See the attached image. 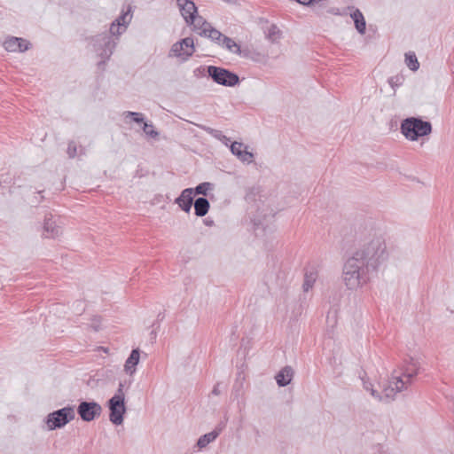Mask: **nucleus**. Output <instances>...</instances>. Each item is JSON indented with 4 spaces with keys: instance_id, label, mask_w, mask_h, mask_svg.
Segmentation results:
<instances>
[{
    "instance_id": "nucleus-1",
    "label": "nucleus",
    "mask_w": 454,
    "mask_h": 454,
    "mask_svg": "<svg viewBox=\"0 0 454 454\" xmlns=\"http://www.w3.org/2000/svg\"><path fill=\"white\" fill-rule=\"evenodd\" d=\"M387 259L388 253L383 237L370 235L343 265L342 278L347 288L355 290L366 285Z\"/></svg>"
},
{
    "instance_id": "nucleus-38",
    "label": "nucleus",
    "mask_w": 454,
    "mask_h": 454,
    "mask_svg": "<svg viewBox=\"0 0 454 454\" xmlns=\"http://www.w3.org/2000/svg\"><path fill=\"white\" fill-rule=\"evenodd\" d=\"M123 388H124V383L123 382H120L119 386H118V388H117V391H116V393L114 394V396H120V397H123V399H125V394L123 392Z\"/></svg>"
},
{
    "instance_id": "nucleus-45",
    "label": "nucleus",
    "mask_w": 454,
    "mask_h": 454,
    "mask_svg": "<svg viewBox=\"0 0 454 454\" xmlns=\"http://www.w3.org/2000/svg\"><path fill=\"white\" fill-rule=\"evenodd\" d=\"M371 387H372V384H370V385L368 386L366 383H364V388H365L366 390H368V391L370 390V391H371Z\"/></svg>"
},
{
    "instance_id": "nucleus-40",
    "label": "nucleus",
    "mask_w": 454,
    "mask_h": 454,
    "mask_svg": "<svg viewBox=\"0 0 454 454\" xmlns=\"http://www.w3.org/2000/svg\"><path fill=\"white\" fill-rule=\"evenodd\" d=\"M219 383L215 384L212 389V394L214 395H218L220 394V390H219Z\"/></svg>"
},
{
    "instance_id": "nucleus-11",
    "label": "nucleus",
    "mask_w": 454,
    "mask_h": 454,
    "mask_svg": "<svg viewBox=\"0 0 454 454\" xmlns=\"http://www.w3.org/2000/svg\"><path fill=\"white\" fill-rule=\"evenodd\" d=\"M176 4L185 23L194 22V16L198 14V8L192 0H176Z\"/></svg>"
},
{
    "instance_id": "nucleus-8",
    "label": "nucleus",
    "mask_w": 454,
    "mask_h": 454,
    "mask_svg": "<svg viewBox=\"0 0 454 454\" xmlns=\"http://www.w3.org/2000/svg\"><path fill=\"white\" fill-rule=\"evenodd\" d=\"M195 51L194 42L192 37H185L175 43L170 49V55L187 60Z\"/></svg>"
},
{
    "instance_id": "nucleus-27",
    "label": "nucleus",
    "mask_w": 454,
    "mask_h": 454,
    "mask_svg": "<svg viewBox=\"0 0 454 454\" xmlns=\"http://www.w3.org/2000/svg\"><path fill=\"white\" fill-rule=\"evenodd\" d=\"M266 37L271 42L276 43L281 37V31L276 24H271L268 28Z\"/></svg>"
},
{
    "instance_id": "nucleus-6",
    "label": "nucleus",
    "mask_w": 454,
    "mask_h": 454,
    "mask_svg": "<svg viewBox=\"0 0 454 454\" xmlns=\"http://www.w3.org/2000/svg\"><path fill=\"white\" fill-rule=\"evenodd\" d=\"M107 407L109 409V420L116 426L123 422L124 415L127 411L125 399L120 396H112L107 401Z\"/></svg>"
},
{
    "instance_id": "nucleus-9",
    "label": "nucleus",
    "mask_w": 454,
    "mask_h": 454,
    "mask_svg": "<svg viewBox=\"0 0 454 454\" xmlns=\"http://www.w3.org/2000/svg\"><path fill=\"white\" fill-rule=\"evenodd\" d=\"M405 388H407V385L402 377H393V380L390 381L388 386L383 389V401L390 402L397 393Z\"/></svg>"
},
{
    "instance_id": "nucleus-14",
    "label": "nucleus",
    "mask_w": 454,
    "mask_h": 454,
    "mask_svg": "<svg viewBox=\"0 0 454 454\" xmlns=\"http://www.w3.org/2000/svg\"><path fill=\"white\" fill-rule=\"evenodd\" d=\"M175 203L177 204L183 211L189 213L194 203L193 190H191V188L183 190L181 194L175 200Z\"/></svg>"
},
{
    "instance_id": "nucleus-17",
    "label": "nucleus",
    "mask_w": 454,
    "mask_h": 454,
    "mask_svg": "<svg viewBox=\"0 0 454 454\" xmlns=\"http://www.w3.org/2000/svg\"><path fill=\"white\" fill-rule=\"evenodd\" d=\"M140 359V350L139 348H134L131 350L129 357L127 358L125 364H124V370L125 372L129 374L133 375L136 372V367L139 363Z\"/></svg>"
},
{
    "instance_id": "nucleus-24",
    "label": "nucleus",
    "mask_w": 454,
    "mask_h": 454,
    "mask_svg": "<svg viewBox=\"0 0 454 454\" xmlns=\"http://www.w3.org/2000/svg\"><path fill=\"white\" fill-rule=\"evenodd\" d=\"M221 46L227 49L229 51L240 55L241 54V49L240 46L234 42L233 39L228 36H224V38L221 41Z\"/></svg>"
},
{
    "instance_id": "nucleus-30",
    "label": "nucleus",
    "mask_w": 454,
    "mask_h": 454,
    "mask_svg": "<svg viewBox=\"0 0 454 454\" xmlns=\"http://www.w3.org/2000/svg\"><path fill=\"white\" fill-rule=\"evenodd\" d=\"M198 127L217 140L223 138V133L221 130L206 125H198Z\"/></svg>"
},
{
    "instance_id": "nucleus-5",
    "label": "nucleus",
    "mask_w": 454,
    "mask_h": 454,
    "mask_svg": "<svg viewBox=\"0 0 454 454\" xmlns=\"http://www.w3.org/2000/svg\"><path fill=\"white\" fill-rule=\"evenodd\" d=\"M207 73L214 82L222 86L234 87L240 82L236 73L221 67L207 66Z\"/></svg>"
},
{
    "instance_id": "nucleus-34",
    "label": "nucleus",
    "mask_w": 454,
    "mask_h": 454,
    "mask_svg": "<svg viewBox=\"0 0 454 454\" xmlns=\"http://www.w3.org/2000/svg\"><path fill=\"white\" fill-rule=\"evenodd\" d=\"M298 4L304 6H310L313 4H320V6H325L327 0H294Z\"/></svg>"
},
{
    "instance_id": "nucleus-32",
    "label": "nucleus",
    "mask_w": 454,
    "mask_h": 454,
    "mask_svg": "<svg viewBox=\"0 0 454 454\" xmlns=\"http://www.w3.org/2000/svg\"><path fill=\"white\" fill-rule=\"evenodd\" d=\"M404 78L403 75H395L388 78L387 82L393 90H395L403 84Z\"/></svg>"
},
{
    "instance_id": "nucleus-16",
    "label": "nucleus",
    "mask_w": 454,
    "mask_h": 454,
    "mask_svg": "<svg viewBox=\"0 0 454 454\" xmlns=\"http://www.w3.org/2000/svg\"><path fill=\"white\" fill-rule=\"evenodd\" d=\"M294 369L291 366H285L275 376L277 384L279 387H286L291 383L294 377Z\"/></svg>"
},
{
    "instance_id": "nucleus-29",
    "label": "nucleus",
    "mask_w": 454,
    "mask_h": 454,
    "mask_svg": "<svg viewBox=\"0 0 454 454\" xmlns=\"http://www.w3.org/2000/svg\"><path fill=\"white\" fill-rule=\"evenodd\" d=\"M213 184L208 182H203L199 184L195 188H191L193 190V195L201 194L206 196L207 194L208 190L212 189Z\"/></svg>"
},
{
    "instance_id": "nucleus-47",
    "label": "nucleus",
    "mask_w": 454,
    "mask_h": 454,
    "mask_svg": "<svg viewBox=\"0 0 454 454\" xmlns=\"http://www.w3.org/2000/svg\"><path fill=\"white\" fill-rule=\"evenodd\" d=\"M261 215L266 216V214H262V213L258 214V217H260Z\"/></svg>"
},
{
    "instance_id": "nucleus-36",
    "label": "nucleus",
    "mask_w": 454,
    "mask_h": 454,
    "mask_svg": "<svg viewBox=\"0 0 454 454\" xmlns=\"http://www.w3.org/2000/svg\"><path fill=\"white\" fill-rule=\"evenodd\" d=\"M31 47V43L26 40L20 37V41H19V49L17 51L24 52L27 51Z\"/></svg>"
},
{
    "instance_id": "nucleus-3",
    "label": "nucleus",
    "mask_w": 454,
    "mask_h": 454,
    "mask_svg": "<svg viewBox=\"0 0 454 454\" xmlns=\"http://www.w3.org/2000/svg\"><path fill=\"white\" fill-rule=\"evenodd\" d=\"M93 46V51L100 59H110L117 45L118 38H113L108 33L104 32L87 38Z\"/></svg>"
},
{
    "instance_id": "nucleus-35",
    "label": "nucleus",
    "mask_w": 454,
    "mask_h": 454,
    "mask_svg": "<svg viewBox=\"0 0 454 454\" xmlns=\"http://www.w3.org/2000/svg\"><path fill=\"white\" fill-rule=\"evenodd\" d=\"M67 153L69 158H74L77 154V145L74 141H70L67 145Z\"/></svg>"
},
{
    "instance_id": "nucleus-19",
    "label": "nucleus",
    "mask_w": 454,
    "mask_h": 454,
    "mask_svg": "<svg viewBox=\"0 0 454 454\" xmlns=\"http://www.w3.org/2000/svg\"><path fill=\"white\" fill-rule=\"evenodd\" d=\"M222 427L215 428V430L201 435L197 441V446L199 449L207 447L210 442H214L219 435Z\"/></svg>"
},
{
    "instance_id": "nucleus-25",
    "label": "nucleus",
    "mask_w": 454,
    "mask_h": 454,
    "mask_svg": "<svg viewBox=\"0 0 454 454\" xmlns=\"http://www.w3.org/2000/svg\"><path fill=\"white\" fill-rule=\"evenodd\" d=\"M405 64L411 71H417L419 68V60L412 51L405 53Z\"/></svg>"
},
{
    "instance_id": "nucleus-31",
    "label": "nucleus",
    "mask_w": 454,
    "mask_h": 454,
    "mask_svg": "<svg viewBox=\"0 0 454 454\" xmlns=\"http://www.w3.org/2000/svg\"><path fill=\"white\" fill-rule=\"evenodd\" d=\"M125 31H124V28H123V26L121 27V24L119 23L118 20H114L111 25H110V28H109V34L112 37L116 35H120L121 34H123Z\"/></svg>"
},
{
    "instance_id": "nucleus-4",
    "label": "nucleus",
    "mask_w": 454,
    "mask_h": 454,
    "mask_svg": "<svg viewBox=\"0 0 454 454\" xmlns=\"http://www.w3.org/2000/svg\"><path fill=\"white\" fill-rule=\"evenodd\" d=\"M74 417V406L67 405L64 408L50 412L45 418V423L48 430L52 431L64 427L67 424L72 421Z\"/></svg>"
},
{
    "instance_id": "nucleus-46",
    "label": "nucleus",
    "mask_w": 454,
    "mask_h": 454,
    "mask_svg": "<svg viewBox=\"0 0 454 454\" xmlns=\"http://www.w3.org/2000/svg\"><path fill=\"white\" fill-rule=\"evenodd\" d=\"M261 223V221L258 219V223L256 222V220L254 219V225L256 226H259Z\"/></svg>"
},
{
    "instance_id": "nucleus-22",
    "label": "nucleus",
    "mask_w": 454,
    "mask_h": 454,
    "mask_svg": "<svg viewBox=\"0 0 454 454\" xmlns=\"http://www.w3.org/2000/svg\"><path fill=\"white\" fill-rule=\"evenodd\" d=\"M317 278V271L314 268L309 270H306L304 274V282L302 285V289L304 292H308L310 288H312L314 283L316 282Z\"/></svg>"
},
{
    "instance_id": "nucleus-28",
    "label": "nucleus",
    "mask_w": 454,
    "mask_h": 454,
    "mask_svg": "<svg viewBox=\"0 0 454 454\" xmlns=\"http://www.w3.org/2000/svg\"><path fill=\"white\" fill-rule=\"evenodd\" d=\"M131 12V7L129 6L128 10L125 12L122 10L121 15L115 20H118L119 23L121 24V27L123 26L124 31H126L128 25L129 24L132 15Z\"/></svg>"
},
{
    "instance_id": "nucleus-10",
    "label": "nucleus",
    "mask_w": 454,
    "mask_h": 454,
    "mask_svg": "<svg viewBox=\"0 0 454 454\" xmlns=\"http://www.w3.org/2000/svg\"><path fill=\"white\" fill-rule=\"evenodd\" d=\"M125 119L130 118L132 121L136 123H144L143 131L146 134V136L152 138H157L159 137V132L154 129L153 123L145 122V117L143 114L137 112L126 111L123 114Z\"/></svg>"
},
{
    "instance_id": "nucleus-18",
    "label": "nucleus",
    "mask_w": 454,
    "mask_h": 454,
    "mask_svg": "<svg viewBox=\"0 0 454 454\" xmlns=\"http://www.w3.org/2000/svg\"><path fill=\"white\" fill-rule=\"evenodd\" d=\"M194 214L199 217L205 216L209 208L210 203L208 200L205 197H199L194 200Z\"/></svg>"
},
{
    "instance_id": "nucleus-33",
    "label": "nucleus",
    "mask_w": 454,
    "mask_h": 454,
    "mask_svg": "<svg viewBox=\"0 0 454 454\" xmlns=\"http://www.w3.org/2000/svg\"><path fill=\"white\" fill-rule=\"evenodd\" d=\"M259 194V188L258 187H252L250 188L247 194H246V200L248 202V203H251V202H256V196Z\"/></svg>"
},
{
    "instance_id": "nucleus-23",
    "label": "nucleus",
    "mask_w": 454,
    "mask_h": 454,
    "mask_svg": "<svg viewBox=\"0 0 454 454\" xmlns=\"http://www.w3.org/2000/svg\"><path fill=\"white\" fill-rule=\"evenodd\" d=\"M186 24L187 26L192 27V30L198 34L200 31L210 27V23H208L202 16L198 14L194 16V22Z\"/></svg>"
},
{
    "instance_id": "nucleus-7",
    "label": "nucleus",
    "mask_w": 454,
    "mask_h": 454,
    "mask_svg": "<svg viewBox=\"0 0 454 454\" xmlns=\"http://www.w3.org/2000/svg\"><path fill=\"white\" fill-rule=\"evenodd\" d=\"M76 411L82 420L90 422L100 416L102 407L95 401H81Z\"/></svg>"
},
{
    "instance_id": "nucleus-44",
    "label": "nucleus",
    "mask_w": 454,
    "mask_h": 454,
    "mask_svg": "<svg viewBox=\"0 0 454 454\" xmlns=\"http://www.w3.org/2000/svg\"><path fill=\"white\" fill-rule=\"evenodd\" d=\"M205 224L207 225V226H212L214 224V221L213 220L206 219L205 220Z\"/></svg>"
},
{
    "instance_id": "nucleus-43",
    "label": "nucleus",
    "mask_w": 454,
    "mask_h": 454,
    "mask_svg": "<svg viewBox=\"0 0 454 454\" xmlns=\"http://www.w3.org/2000/svg\"><path fill=\"white\" fill-rule=\"evenodd\" d=\"M164 317H165L164 313L160 312V313L158 314V316H157V320H160V321H161V320H163V319H164Z\"/></svg>"
},
{
    "instance_id": "nucleus-13",
    "label": "nucleus",
    "mask_w": 454,
    "mask_h": 454,
    "mask_svg": "<svg viewBox=\"0 0 454 454\" xmlns=\"http://www.w3.org/2000/svg\"><path fill=\"white\" fill-rule=\"evenodd\" d=\"M230 149L232 154L237 156L243 162H252L254 154L247 151V146L241 142H232L230 145Z\"/></svg>"
},
{
    "instance_id": "nucleus-21",
    "label": "nucleus",
    "mask_w": 454,
    "mask_h": 454,
    "mask_svg": "<svg viewBox=\"0 0 454 454\" xmlns=\"http://www.w3.org/2000/svg\"><path fill=\"white\" fill-rule=\"evenodd\" d=\"M350 16H351L352 20H354L355 27L357 30V32L361 35H364L365 33V29H366V22H365V19H364L363 13L360 12L359 9H356L351 13Z\"/></svg>"
},
{
    "instance_id": "nucleus-41",
    "label": "nucleus",
    "mask_w": 454,
    "mask_h": 454,
    "mask_svg": "<svg viewBox=\"0 0 454 454\" xmlns=\"http://www.w3.org/2000/svg\"><path fill=\"white\" fill-rule=\"evenodd\" d=\"M109 59H101V60L98 63V68L104 69V67H105L106 61L109 60Z\"/></svg>"
},
{
    "instance_id": "nucleus-37",
    "label": "nucleus",
    "mask_w": 454,
    "mask_h": 454,
    "mask_svg": "<svg viewBox=\"0 0 454 454\" xmlns=\"http://www.w3.org/2000/svg\"><path fill=\"white\" fill-rule=\"evenodd\" d=\"M207 73V67L200 66L194 69L193 74L195 77H203L206 75Z\"/></svg>"
},
{
    "instance_id": "nucleus-26",
    "label": "nucleus",
    "mask_w": 454,
    "mask_h": 454,
    "mask_svg": "<svg viewBox=\"0 0 454 454\" xmlns=\"http://www.w3.org/2000/svg\"><path fill=\"white\" fill-rule=\"evenodd\" d=\"M20 37L10 36L4 42V47L7 51H17Z\"/></svg>"
},
{
    "instance_id": "nucleus-15",
    "label": "nucleus",
    "mask_w": 454,
    "mask_h": 454,
    "mask_svg": "<svg viewBox=\"0 0 454 454\" xmlns=\"http://www.w3.org/2000/svg\"><path fill=\"white\" fill-rule=\"evenodd\" d=\"M61 234V228L53 220L51 214L45 215L43 223V237L47 239H55Z\"/></svg>"
},
{
    "instance_id": "nucleus-42",
    "label": "nucleus",
    "mask_w": 454,
    "mask_h": 454,
    "mask_svg": "<svg viewBox=\"0 0 454 454\" xmlns=\"http://www.w3.org/2000/svg\"><path fill=\"white\" fill-rule=\"evenodd\" d=\"M219 141H221L223 145H228L231 142V139L223 135V138L220 139Z\"/></svg>"
},
{
    "instance_id": "nucleus-2",
    "label": "nucleus",
    "mask_w": 454,
    "mask_h": 454,
    "mask_svg": "<svg viewBox=\"0 0 454 454\" xmlns=\"http://www.w3.org/2000/svg\"><path fill=\"white\" fill-rule=\"evenodd\" d=\"M401 133L410 141H417L432 132V124L420 117H408L401 121Z\"/></svg>"
},
{
    "instance_id": "nucleus-20",
    "label": "nucleus",
    "mask_w": 454,
    "mask_h": 454,
    "mask_svg": "<svg viewBox=\"0 0 454 454\" xmlns=\"http://www.w3.org/2000/svg\"><path fill=\"white\" fill-rule=\"evenodd\" d=\"M199 35L200 36H205V37L211 39V41L216 43L218 45L221 44V41L225 36L219 30L213 27L211 25H210V27H207V29H203L202 31H200Z\"/></svg>"
},
{
    "instance_id": "nucleus-12",
    "label": "nucleus",
    "mask_w": 454,
    "mask_h": 454,
    "mask_svg": "<svg viewBox=\"0 0 454 454\" xmlns=\"http://www.w3.org/2000/svg\"><path fill=\"white\" fill-rule=\"evenodd\" d=\"M419 362L412 357H409V359L404 360V364L402 369L403 372L400 377H402L405 384L408 385L411 383V380L419 374Z\"/></svg>"
},
{
    "instance_id": "nucleus-39",
    "label": "nucleus",
    "mask_w": 454,
    "mask_h": 454,
    "mask_svg": "<svg viewBox=\"0 0 454 454\" xmlns=\"http://www.w3.org/2000/svg\"><path fill=\"white\" fill-rule=\"evenodd\" d=\"M371 394L373 397L379 399L380 401H383V396L380 395L376 390L371 387Z\"/></svg>"
}]
</instances>
